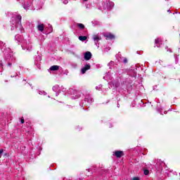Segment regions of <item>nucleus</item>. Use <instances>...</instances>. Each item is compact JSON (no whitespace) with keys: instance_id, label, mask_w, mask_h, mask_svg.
Instances as JSON below:
<instances>
[{"instance_id":"obj_37","label":"nucleus","mask_w":180,"mask_h":180,"mask_svg":"<svg viewBox=\"0 0 180 180\" xmlns=\"http://www.w3.org/2000/svg\"><path fill=\"white\" fill-rule=\"evenodd\" d=\"M63 4L64 5H67V4H68V0H64Z\"/></svg>"},{"instance_id":"obj_21","label":"nucleus","mask_w":180,"mask_h":180,"mask_svg":"<svg viewBox=\"0 0 180 180\" xmlns=\"http://www.w3.org/2000/svg\"><path fill=\"white\" fill-rule=\"evenodd\" d=\"M92 25L94 26H101V22L96 20H94L92 22H91Z\"/></svg>"},{"instance_id":"obj_6","label":"nucleus","mask_w":180,"mask_h":180,"mask_svg":"<svg viewBox=\"0 0 180 180\" xmlns=\"http://www.w3.org/2000/svg\"><path fill=\"white\" fill-rule=\"evenodd\" d=\"M18 2L22 4L24 9L26 11H34L36 9L34 6H33V0H17Z\"/></svg>"},{"instance_id":"obj_15","label":"nucleus","mask_w":180,"mask_h":180,"mask_svg":"<svg viewBox=\"0 0 180 180\" xmlns=\"http://www.w3.org/2000/svg\"><path fill=\"white\" fill-rule=\"evenodd\" d=\"M90 58H92V53L89 51H86L84 53V60H86V61H89Z\"/></svg>"},{"instance_id":"obj_35","label":"nucleus","mask_w":180,"mask_h":180,"mask_svg":"<svg viewBox=\"0 0 180 180\" xmlns=\"http://www.w3.org/2000/svg\"><path fill=\"white\" fill-rule=\"evenodd\" d=\"M3 153H4V149H1L0 150V158H1V157H2Z\"/></svg>"},{"instance_id":"obj_18","label":"nucleus","mask_w":180,"mask_h":180,"mask_svg":"<svg viewBox=\"0 0 180 180\" xmlns=\"http://www.w3.org/2000/svg\"><path fill=\"white\" fill-rule=\"evenodd\" d=\"M116 58L118 61H120V63H122L123 61V59L124 58V57L122 56V54L118 53L116 56Z\"/></svg>"},{"instance_id":"obj_26","label":"nucleus","mask_w":180,"mask_h":180,"mask_svg":"<svg viewBox=\"0 0 180 180\" xmlns=\"http://www.w3.org/2000/svg\"><path fill=\"white\" fill-rule=\"evenodd\" d=\"M38 94L39 95H44V96H46V95H47V92L44 91H39Z\"/></svg>"},{"instance_id":"obj_28","label":"nucleus","mask_w":180,"mask_h":180,"mask_svg":"<svg viewBox=\"0 0 180 180\" xmlns=\"http://www.w3.org/2000/svg\"><path fill=\"white\" fill-rule=\"evenodd\" d=\"M96 91H102V84L96 86Z\"/></svg>"},{"instance_id":"obj_23","label":"nucleus","mask_w":180,"mask_h":180,"mask_svg":"<svg viewBox=\"0 0 180 180\" xmlns=\"http://www.w3.org/2000/svg\"><path fill=\"white\" fill-rule=\"evenodd\" d=\"M77 27H79V29H80L81 30H84V29H85V25H84V24L82 23H77Z\"/></svg>"},{"instance_id":"obj_42","label":"nucleus","mask_w":180,"mask_h":180,"mask_svg":"<svg viewBox=\"0 0 180 180\" xmlns=\"http://www.w3.org/2000/svg\"><path fill=\"white\" fill-rule=\"evenodd\" d=\"M115 88H117V86H117V84H115Z\"/></svg>"},{"instance_id":"obj_45","label":"nucleus","mask_w":180,"mask_h":180,"mask_svg":"<svg viewBox=\"0 0 180 180\" xmlns=\"http://www.w3.org/2000/svg\"><path fill=\"white\" fill-rule=\"evenodd\" d=\"M109 127H112V124H109Z\"/></svg>"},{"instance_id":"obj_10","label":"nucleus","mask_w":180,"mask_h":180,"mask_svg":"<svg viewBox=\"0 0 180 180\" xmlns=\"http://www.w3.org/2000/svg\"><path fill=\"white\" fill-rule=\"evenodd\" d=\"M52 91H53V92H56V96H58V95H60V92H61V89L60 88L59 85L56 84L53 86Z\"/></svg>"},{"instance_id":"obj_5","label":"nucleus","mask_w":180,"mask_h":180,"mask_svg":"<svg viewBox=\"0 0 180 180\" xmlns=\"http://www.w3.org/2000/svg\"><path fill=\"white\" fill-rule=\"evenodd\" d=\"M93 102L94 98L92 96L89 94H87L84 96V99L79 103V105L82 108L83 110H86V108L88 109V108L92 105Z\"/></svg>"},{"instance_id":"obj_47","label":"nucleus","mask_w":180,"mask_h":180,"mask_svg":"<svg viewBox=\"0 0 180 180\" xmlns=\"http://www.w3.org/2000/svg\"><path fill=\"white\" fill-rule=\"evenodd\" d=\"M117 108H120V105L119 104H117Z\"/></svg>"},{"instance_id":"obj_50","label":"nucleus","mask_w":180,"mask_h":180,"mask_svg":"<svg viewBox=\"0 0 180 180\" xmlns=\"http://www.w3.org/2000/svg\"><path fill=\"white\" fill-rule=\"evenodd\" d=\"M174 175H176V172H174Z\"/></svg>"},{"instance_id":"obj_33","label":"nucleus","mask_w":180,"mask_h":180,"mask_svg":"<svg viewBox=\"0 0 180 180\" xmlns=\"http://www.w3.org/2000/svg\"><path fill=\"white\" fill-rule=\"evenodd\" d=\"M150 173V172L148 170V169H145L144 171H143V174H145V175H147L148 174H149Z\"/></svg>"},{"instance_id":"obj_36","label":"nucleus","mask_w":180,"mask_h":180,"mask_svg":"<svg viewBox=\"0 0 180 180\" xmlns=\"http://www.w3.org/2000/svg\"><path fill=\"white\" fill-rule=\"evenodd\" d=\"M175 63L176 64H178V56H175Z\"/></svg>"},{"instance_id":"obj_3","label":"nucleus","mask_w":180,"mask_h":180,"mask_svg":"<svg viewBox=\"0 0 180 180\" xmlns=\"http://www.w3.org/2000/svg\"><path fill=\"white\" fill-rule=\"evenodd\" d=\"M11 30H15L20 33H23L25 29L22 26V16L18 13H13L11 18Z\"/></svg>"},{"instance_id":"obj_51","label":"nucleus","mask_w":180,"mask_h":180,"mask_svg":"<svg viewBox=\"0 0 180 180\" xmlns=\"http://www.w3.org/2000/svg\"><path fill=\"white\" fill-rule=\"evenodd\" d=\"M48 98H50V96H48Z\"/></svg>"},{"instance_id":"obj_22","label":"nucleus","mask_w":180,"mask_h":180,"mask_svg":"<svg viewBox=\"0 0 180 180\" xmlns=\"http://www.w3.org/2000/svg\"><path fill=\"white\" fill-rule=\"evenodd\" d=\"M78 98H81V93L77 92L76 95L72 96V99H78Z\"/></svg>"},{"instance_id":"obj_27","label":"nucleus","mask_w":180,"mask_h":180,"mask_svg":"<svg viewBox=\"0 0 180 180\" xmlns=\"http://www.w3.org/2000/svg\"><path fill=\"white\" fill-rule=\"evenodd\" d=\"M4 71V64L2 63V60H0V72Z\"/></svg>"},{"instance_id":"obj_48","label":"nucleus","mask_w":180,"mask_h":180,"mask_svg":"<svg viewBox=\"0 0 180 180\" xmlns=\"http://www.w3.org/2000/svg\"><path fill=\"white\" fill-rule=\"evenodd\" d=\"M142 154H143V155H146V153H143Z\"/></svg>"},{"instance_id":"obj_41","label":"nucleus","mask_w":180,"mask_h":180,"mask_svg":"<svg viewBox=\"0 0 180 180\" xmlns=\"http://www.w3.org/2000/svg\"><path fill=\"white\" fill-rule=\"evenodd\" d=\"M19 68H20V70H22L23 68V67L19 66Z\"/></svg>"},{"instance_id":"obj_16","label":"nucleus","mask_w":180,"mask_h":180,"mask_svg":"<svg viewBox=\"0 0 180 180\" xmlns=\"http://www.w3.org/2000/svg\"><path fill=\"white\" fill-rule=\"evenodd\" d=\"M105 37H106L107 40H112V39H115V35L112 33H106L104 34Z\"/></svg>"},{"instance_id":"obj_39","label":"nucleus","mask_w":180,"mask_h":180,"mask_svg":"<svg viewBox=\"0 0 180 180\" xmlns=\"http://www.w3.org/2000/svg\"><path fill=\"white\" fill-rule=\"evenodd\" d=\"M77 130H79V131H81V130L82 129V128H79V126L77 127Z\"/></svg>"},{"instance_id":"obj_34","label":"nucleus","mask_w":180,"mask_h":180,"mask_svg":"<svg viewBox=\"0 0 180 180\" xmlns=\"http://www.w3.org/2000/svg\"><path fill=\"white\" fill-rule=\"evenodd\" d=\"M165 49L167 50V51H169V53H172V50H171V49H168V46H166Z\"/></svg>"},{"instance_id":"obj_40","label":"nucleus","mask_w":180,"mask_h":180,"mask_svg":"<svg viewBox=\"0 0 180 180\" xmlns=\"http://www.w3.org/2000/svg\"><path fill=\"white\" fill-rule=\"evenodd\" d=\"M21 123H22V124L25 123V119L21 118Z\"/></svg>"},{"instance_id":"obj_4","label":"nucleus","mask_w":180,"mask_h":180,"mask_svg":"<svg viewBox=\"0 0 180 180\" xmlns=\"http://www.w3.org/2000/svg\"><path fill=\"white\" fill-rule=\"evenodd\" d=\"M15 40L17 43L22 44L21 47L22 50H26V51H32L33 46H32V42L30 39H25L23 36L17 34L15 36Z\"/></svg>"},{"instance_id":"obj_29","label":"nucleus","mask_w":180,"mask_h":180,"mask_svg":"<svg viewBox=\"0 0 180 180\" xmlns=\"http://www.w3.org/2000/svg\"><path fill=\"white\" fill-rule=\"evenodd\" d=\"M19 75H20V72H18V73H15V75H11V78H15L16 77H19Z\"/></svg>"},{"instance_id":"obj_8","label":"nucleus","mask_w":180,"mask_h":180,"mask_svg":"<svg viewBox=\"0 0 180 180\" xmlns=\"http://www.w3.org/2000/svg\"><path fill=\"white\" fill-rule=\"evenodd\" d=\"M93 40L95 43V45L96 46V47H98V49H99V41L102 40V38L101 37V36H99V34L93 35Z\"/></svg>"},{"instance_id":"obj_46","label":"nucleus","mask_w":180,"mask_h":180,"mask_svg":"<svg viewBox=\"0 0 180 180\" xmlns=\"http://www.w3.org/2000/svg\"><path fill=\"white\" fill-rule=\"evenodd\" d=\"M164 114H165V115H167V111H165V112H164Z\"/></svg>"},{"instance_id":"obj_49","label":"nucleus","mask_w":180,"mask_h":180,"mask_svg":"<svg viewBox=\"0 0 180 180\" xmlns=\"http://www.w3.org/2000/svg\"><path fill=\"white\" fill-rule=\"evenodd\" d=\"M87 171H89V172L91 171V169H87Z\"/></svg>"},{"instance_id":"obj_32","label":"nucleus","mask_w":180,"mask_h":180,"mask_svg":"<svg viewBox=\"0 0 180 180\" xmlns=\"http://www.w3.org/2000/svg\"><path fill=\"white\" fill-rule=\"evenodd\" d=\"M122 63H123L124 64H127V58H124Z\"/></svg>"},{"instance_id":"obj_12","label":"nucleus","mask_w":180,"mask_h":180,"mask_svg":"<svg viewBox=\"0 0 180 180\" xmlns=\"http://www.w3.org/2000/svg\"><path fill=\"white\" fill-rule=\"evenodd\" d=\"M88 70H91V64H89V63H86V64L84 65V67H83V68H82V70H81L82 74H85V73L86 72V71H88Z\"/></svg>"},{"instance_id":"obj_31","label":"nucleus","mask_w":180,"mask_h":180,"mask_svg":"<svg viewBox=\"0 0 180 180\" xmlns=\"http://www.w3.org/2000/svg\"><path fill=\"white\" fill-rule=\"evenodd\" d=\"M157 110H158V112H159V113H160V115H164V114H162V108L160 107H158V108H157Z\"/></svg>"},{"instance_id":"obj_2","label":"nucleus","mask_w":180,"mask_h":180,"mask_svg":"<svg viewBox=\"0 0 180 180\" xmlns=\"http://www.w3.org/2000/svg\"><path fill=\"white\" fill-rule=\"evenodd\" d=\"M0 50L4 56V60L8 63V66L12 67V63H15L16 60L13 51L10 48L6 47V44L2 41H0Z\"/></svg>"},{"instance_id":"obj_44","label":"nucleus","mask_w":180,"mask_h":180,"mask_svg":"<svg viewBox=\"0 0 180 180\" xmlns=\"http://www.w3.org/2000/svg\"><path fill=\"white\" fill-rule=\"evenodd\" d=\"M108 50H109V49H108V48H106V49H105V51H108Z\"/></svg>"},{"instance_id":"obj_13","label":"nucleus","mask_w":180,"mask_h":180,"mask_svg":"<svg viewBox=\"0 0 180 180\" xmlns=\"http://www.w3.org/2000/svg\"><path fill=\"white\" fill-rule=\"evenodd\" d=\"M112 155H115V157H117V158H122V157H123V155H124V154L123 153V151H122V150H115V152H113Z\"/></svg>"},{"instance_id":"obj_17","label":"nucleus","mask_w":180,"mask_h":180,"mask_svg":"<svg viewBox=\"0 0 180 180\" xmlns=\"http://www.w3.org/2000/svg\"><path fill=\"white\" fill-rule=\"evenodd\" d=\"M37 29L39 32H44V24H41L40 22L38 23Z\"/></svg>"},{"instance_id":"obj_20","label":"nucleus","mask_w":180,"mask_h":180,"mask_svg":"<svg viewBox=\"0 0 180 180\" xmlns=\"http://www.w3.org/2000/svg\"><path fill=\"white\" fill-rule=\"evenodd\" d=\"M155 44L157 47H161V39H160V38L156 39L155 40Z\"/></svg>"},{"instance_id":"obj_24","label":"nucleus","mask_w":180,"mask_h":180,"mask_svg":"<svg viewBox=\"0 0 180 180\" xmlns=\"http://www.w3.org/2000/svg\"><path fill=\"white\" fill-rule=\"evenodd\" d=\"M156 164H157L156 169H158V170L161 169V168H162L161 164H162V162H161V161L159 160L157 162Z\"/></svg>"},{"instance_id":"obj_1","label":"nucleus","mask_w":180,"mask_h":180,"mask_svg":"<svg viewBox=\"0 0 180 180\" xmlns=\"http://www.w3.org/2000/svg\"><path fill=\"white\" fill-rule=\"evenodd\" d=\"M116 75H122L123 74H127L123 83L122 84V89H127V91H131L133 89V81H136L137 77V72L133 68L129 70L127 69H120L116 70Z\"/></svg>"},{"instance_id":"obj_11","label":"nucleus","mask_w":180,"mask_h":180,"mask_svg":"<svg viewBox=\"0 0 180 180\" xmlns=\"http://www.w3.org/2000/svg\"><path fill=\"white\" fill-rule=\"evenodd\" d=\"M112 72H108L105 74V76L103 77V79L105 81H112L113 79V77H112Z\"/></svg>"},{"instance_id":"obj_43","label":"nucleus","mask_w":180,"mask_h":180,"mask_svg":"<svg viewBox=\"0 0 180 180\" xmlns=\"http://www.w3.org/2000/svg\"><path fill=\"white\" fill-rule=\"evenodd\" d=\"M167 12H168L169 13H171V10H168Z\"/></svg>"},{"instance_id":"obj_14","label":"nucleus","mask_w":180,"mask_h":180,"mask_svg":"<svg viewBox=\"0 0 180 180\" xmlns=\"http://www.w3.org/2000/svg\"><path fill=\"white\" fill-rule=\"evenodd\" d=\"M90 0H82V4L85 5L86 9H91V1Z\"/></svg>"},{"instance_id":"obj_7","label":"nucleus","mask_w":180,"mask_h":180,"mask_svg":"<svg viewBox=\"0 0 180 180\" xmlns=\"http://www.w3.org/2000/svg\"><path fill=\"white\" fill-rule=\"evenodd\" d=\"M115 6V3L112 1H110L109 0H106L105 1H103L102 4V6L100 7L101 9H104V10H110L111 8H113Z\"/></svg>"},{"instance_id":"obj_38","label":"nucleus","mask_w":180,"mask_h":180,"mask_svg":"<svg viewBox=\"0 0 180 180\" xmlns=\"http://www.w3.org/2000/svg\"><path fill=\"white\" fill-rule=\"evenodd\" d=\"M131 180H140V178L139 177H134Z\"/></svg>"},{"instance_id":"obj_52","label":"nucleus","mask_w":180,"mask_h":180,"mask_svg":"<svg viewBox=\"0 0 180 180\" xmlns=\"http://www.w3.org/2000/svg\"><path fill=\"white\" fill-rule=\"evenodd\" d=\"M179 175H180V173H179Z\"/></svg>"},{"instance_id":"obj_30","label":"nucleus","mask_w":180,"mask_h":180,"mask_svg":"<svg viewBox=\"0 0 180 180\" xmlns=\"http://www.w3.org/2000/svg\"><path fill=\"white\" fill-rule=\"evenodd\" d=\"M108 67H110V68H112V66L115 65V62L113 61H110L108 64Z\"/></svg>"},{"instance_id":"obj_25","label":"nucleus","mask_w":180,"mask_h":180,"mask_svg":"<svg viewBox=\"0 0 180 180\" xmlns=\"http://www.w3.org/2000/svg\"><path fill=\"white\" fill-rule=\"evenodd\" d=\"M87 37L86 36H79V40H80V41H85V40H86Z\"/></svg>"},{"instance_id":"obj_19","label":"nucleus","mask_w":180,"mask_h":180,"mask_svg":"<svg viewBox=\"0 0 180 180\" xmlns=\"http://www.w3.org/2000/svg\"><path fill=\"white\" fill-rule=\"evenodd\" d=\"M51 71H58L60 70V66L58 65H53L50 68Z\"/></svg>"},{"instance_id":"obj_9","label":"nucleus","mask_w":180,"mask_h":180,"mask_svg":"<svg viewBox=\"0 0 180 180\" xmlns=\"http://www.w3.org/2000/svg\"><path fill=\"white\" fill-rule=\"evenodd\" d=\"M41 64V57L40 56H37L34 58V65L40 70V65Z\"/></svg>"}]
</instances>
